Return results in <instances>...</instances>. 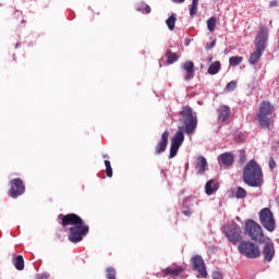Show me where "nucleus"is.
Returning <instances> with one entry per match:
<instances>
[{
	"label": "nucleus",
	"mask_w": 279,
	"mask_h": 279,
	"mask_svg": "<svg viewBox=\"0 0 279 279\" xmlns=\"http://www.w3.org/2000/svg\"><path fill=\"white\" fill-rule=\"evenodd\" d=\"M180 121L183 125L178 128V132L171 140L169 158L178 156V151L182 147V143H184V132L185 134H195V130H197V118L193 117V109L191 107L183 108L180 112Z\"/></svg>",
	"instance_id": "nucleus-1"
},
{
	"label": "nucleus",
	"mask_w": 279,
	"mask_h": 279,
	"mask_svg": "<svg viewBox=\"0 0 279 279\" xmlns=\"http://www.w3.org/2000/svg\"><path fill=\"white\" fill-rule=\"evenodd\" d=\"M59 219H61V225L63 228H66V226H72L69 229L70 234L68 235L71 243H80L81 241H84V236L88 234L89 229L80 216L75 214H68L65 216L60 215Z\"/></svg>",
	"instance_id": "nucleus-2"
},
{
	"label": "nucleus",
	"mask_w": 279,
	"mask_h": 279,
	"mask_svg": "<svg viewBox=\"0 0 279 279\" xmlns=\"http://www.w3.org/2000/svg\"><path fill=\"white\" fill-rule=\"evenodd\" d=\"M242 178L244 184H247V186H252L253 189H260L265 183V180L263 179V168H260V165L254 159L245 165Z\"/></svg>",
	"instance_id": "nucleus-3"
},
{
	"label": "nucleus",
	"mask_w": 279,
	"mask_h": 279,
	"mask_svg": "<svg viewBox=\"0 0 279 279\" xmlns=\"http://www.w3.org/2000/svg\"><path fill=\"white\" fill-rule=\"evenodd\" d=\"M269 38V32L267 28H260L257 37L255 38V51L251 53L250 63L258 64V60L263 58L265 49H267V40Z\"/></svg>",
	"instance_id": "nucleus-4"
},
{
	"label": "nucleus",
	"mask_w": 279,
	"mask_h": 279,
	"mask_svg": "<svg viewBox=\"0 0 279 279\" xmlns=\"http://www.w3.org/2000/svg\"><path fill=\"white\" fill-rule=\"evenodd\" d=\"M272 114L274 106L267 101L262 102L257 114V122L263 130H269V126L274 123Z\"/></svg>",
	"instance_id": "nucleus-5"
},
{
	"label": "nucleus",
	"mask_w": 279,
	"mask_h": 279,
	"mask_svg": "<svg viewBox=\"0 0 279 279\" xmlns=\"http://www.w3.org/2000/svg\"><path fill=\"white\" fill-rule=\"evenodd\" d=\"M245 234L252 241H256L257 243H263V241L267 239L263 232V227L252 219H248L245 222Z\"/></svg>",
	"instance_id": "nucleus-6"
},
{
	"label": "nucleus",
	"mask_w": 279,
	"mask_h": 279,
	"mask_svg": "<svg viewBox=\"0 0 279 279\" xmlns=\"http://www.w3.org/2000/svg\"><path fill=\"white\" fill-rule=\"evenodd\" d=\"M238 251L242 256L246 258H259L260 257V248L256 246L253 242L250 241H241Z\"/></svg>",
	"instance_id": "nucleus-7"
},
{
	"label": "nucleus",
	"mask_w": 279,
	"mask_h": 279,
	"mask_svg": "<svg viewBox=\"0 0 279 279\" xmlns=\"http://www.w3.org/2000/svg\"><path fill=\"white\" fill-rule=\"evenodd\" d=\"M259 222L268 232H274L276 230V219L274 218V213L269 208H263L258 213Z\"/></svg>",
	"instance_id": "nucleus-8"
},
{
	"label": "nucleus",
	"mask_w": 279,
	"mask_h": 279,
	"mask_svg": "<svg viewBox=\"0 0 279 279\" xmlns=\"http://www.w3.org/2000/svg\"><path fill=\"white\" fill-rule=\"evenodd\" d=\"M241 232V227L236 222H231L230 225L223 227L225 235L233 245H236V243H241L243 239Z\"/></svg>",
	"instance_id": "nucleus-9"
},
{
	"label": "nucleus",
	"mask_w": 279,
	"mask_h": 279,
	"mask_svg": "<svg viewBox=\"0 0 279 279\" xmlns=\"http://www.w3.org/2000/svg\"><path fill=\"white\" fill-rule=\"evenodd\" d=\"M10 184H11L10 195L11 197H13V199H16V197L25 193V184H23V180L13 179L10 181Z\"/></svg>",
	"instance_id": "nucleus-10"
},
{
	"label": "nucleus",
	"mask_w": 279,
	"mask_h": 279,
	"mask_svg": "<svg viewBox=\"0 0 279 279\" xmlns=\"http://www.w3.org/2000/svg\"><path fill=\"white\" fill-rule=\"evenodd\" d=\"M262 243H264V247L262 251L264 260H267V263H271V260H274V256L276 254V251L274 248V242H271V239L267 238Z\"/></svg>",
	"instance_id": "nucleus-11"
},
{
	"label": "nucleus",
	"mask_w": 279,
	"mask_h": 279,
	"mask_svg": "<svg viewBox=\"0 0 279 279\" xmlns=\"http://www.w3.org/2000/svg\"><path fill=\"white\" fill-rule=\"evenodd\" d=\"M192 265L194 271H198L201 278H206V276H208V271H206V264L201 255L192 257Z\"/></svg>",
	"instance_id": "nucleus-12"
},
{
	"label": "nucleus",
	"mask_w": 279,
	"mask_h": 279,
	"mask_svg": "<svg viewBox=\"0 0 279 279\" xmlns=\"http://www.w3.org/2000/svg\"><path fill=\"white\" fill-rule=\"evenodd\" d=\"M167 145H169V131H165L161 135V140L158 142L155 154L156 156H160L163 151L167 150Z\"/></svg>",
	"instance_id": "nucleus-13"
},
{
	"label": "nucleus",
	"mask_w": 279,
	"mask_h": 279,
	"mask_svg": "<svg viewBox=\"0 0 279 279\" xmlns=\"http://www.w3.org/2000/svg\"><path fill=\"white\" fill-rule=\"evenodd\" d=\"M182 70L186 71L185 81L189 82L195 77V64L193 61H186L182 64Z\"/></svg>",
	"instance_id": "nucleus-14"
},
{
	"label": "nucleus",
	"mask_w": 279,
	"mask_h": 279,
	"mask_svg": "<svg viewBox=\"0 0 279 279\" xmlns=\"http://www.w3.org/2000/svg\"><path fill=\"white\" fill-rule=\"evenodd\" d=\"M218 120L226 123L230 119V107L222 105L217 109Z\"/></svg>",
	"instance_id": "nucleus-15"
},
{
	"label": "nucleus",
	"mask_w": 279,
	"mask_h": 279,
	"mask_svg": "<svg viewBox=\"0 0 279 279\" xmlns=\"http://www.w3.org/2000/svg\"><path fill=\"white\" fill-rule=\"evenodd\" d=\"M206 167H208V161L205 159L204 156H199L197 158V163H196L197 173H199L201 175H203V173H206Z\"/></svg>",
	"instance_id": "nucleus-16"
},
{
	"label": "nucleus",
	"mask_w": 279,
	"mask_h": 279,
	"mask_svg": "<svg viewBox=\"0 0 279 279\" xmlns=\"http://www.w3.org/2000/svg\"><path fill=\"white\" fill-rule=\"evenodd\" d=\"M219 191V184H217V181L209 180L205 185V192L207 195H213V193H217Z\"/></svg>",
	"instance_id": "nucleus-17"
},
{
	"label": "nucleus",
	"mask_w": 279,
	"mask_h": 279,
	"mask_svg": "<svg viewBox=\"0 0 279 279\" xmlns=\"http://www.w3.org/2000/svg\"><path fill=\"white\" fill-rule=\"evenodd\" d=\"M218 160L226 167H230L234 162V157L230 153H225L219 156Z\"/></svg>",
	"instance_id": "nucleus-18"
},
{
	"label": "nucleus",
	"mask_w": 279,
	"mask_h": 279,
	"mask_svg": "<svg viewBox=\"0 0 279 279\" xmlns=\"http://www.w3.org/2000/svg\"><path fill=\"white\" fill-rule=\"evenodd\" d=\"M13 264L17 271H23L25 269V259H23V255H17L16 257H14Z\"/></svg>",
	"instance_id": "nucleus-19"
},
{
	"label": "nucleus",
	"mask_w": 279,
	"mask_h": 279,
	"mask_svg": "<svg viewBox=\"0 0 279 279\" xmlns=\"http://www.w3.org/2000/svg\"><path fill=\"white\" fill-rule=\"evenodd\" d=\"M219 71H221V62L215 61V62H213V63L209 65V68H208V70H207V73H208L209 75H217V73H219Z\"/></svg>",
	"instance_id": "nucleus-20"
},
{
	"label": "nucleus",
	"mask_w": 279,
	"mask_h": 279,
	"mask_svg": "<svg viewBox=\"0 0 279 279\" xmlns=\"http://www.w3.org/2000/svg\"><path fill=\"white\" fill-rule=\"evenodd\" d=\"M184 271V269H182V267H178V268H171L168 267L166 269H163V274L165 276H178L180 274H182Z\"/></svg>",
	"instance_id": "nucleus-21"
},
{
	"label": "nucleus",
	"mask_w": 279,
	"mask_h": 279,
	"mask_svg": "<svg viewBox=\"0 0 279 279\" xmlns=\"http://www.w3.org/2000/svg\"><path fill=\"white\" fill-rule=\"evenodd\" d=\"M175 21H178V17H175V13H172L171 16L166 21V25L170 32H173V29H175Z\"/></svg>",
	"instance_id": "nucleus-22"
},
{
	"label": "nucleus",
	"mask_w": 279,
	"mask_h": 279,
	"mask_svg": "<svg viewBox=\"0 0 279 279\" xmlns=\"http://www.w3.org/2000/svg\"><path fill=\"white\" fill-rule=\"evenodd\" d=\"M166 57L168 58V64H174V62H178V60L180 59V57H178V53L171 52V50H167Z\"/></svg>",
	"instance_id": "nucleus-23"
},
{
	"label": "nucleus",
	"mask_w": 279,
	"mask_h": 279,
	"mask_svg": "<svg viewBox=\"0 0 279 279\" xmlns=\"http://www.w3.org/2000/svg\"><path fill=\"white\" fill-rule=\"evenodd\" d=\"M235 197L236 199H245V197H247V191L241 186H238L235 191Z\"/></svg>",
	"instance_id": "nucleus-24"
},
{
	"label": "nucleus",
	"mask_w": 279,
	"mask_h": 279,
	"mask_svg": "<svg viewBox=\"0 0 279 279\" xmlns=\"http://www.w3.org/2000/svg\"><path fill=\"white\" fill-rule=\"evenodd\" d=\"M199 5V0H192V4L190 7V16L193 19L195 14H197V7Z\"/></svg>",
	"instance_id": "nucleus-25"
},
{
	"label": "nucleus",
	"mask_w": 279,
	"mask_h": 279,
	"mask_svg": "<svg viewBox=\"0 0 279 279\" xmlns=\"http://www.w3.org/2000/svg\"><path fill=\"white\" fill-rule=\"evenodd\" d=\"M207 27L209 32H215V27H217V17L213 16L207 20Z\"/></svg>",
	"instance_id": "nucleus-26"
},
{
	"label": "nucleus",
	"mask_w": 279,
	"mask_h": 279,
	"mask_svg": "<svg viewBox=\"0 0 279 279\" xmlns=\"http://www.w3.org/2000/svg\"><path fill=\"white\" fill-rule=\"evenodd\" d=\"M242 62H243L242 57H231L229 59L230 66H239V64H241Z\"/></svg>",
	"instance_id": "nucleus-27"
},
{
	"label": "nucleus",
	"mask_w": 279,
	"mask_h": 279,
	"mask_svg": "<svg viewBox=\"0 0 279 279\" xmlns=\"http://www.w3.org/2000/svg\"><path fill=\"white\" fill-rule=\"evenodd\" d=\"M235 88H236V81H231V82H229V83L227 84L225 90H226L227 93H232L233 90H235Z\"/></svg>",
	"instance_id": "nucleus-28"
},
{
	"label": "nucleus",
	"mask_w": 279,
	"mask_h": 279,
	"mask_svg": "<svg viewBox=\"0 0 279 279\" xmlns=\"http://www.w3.org/2000/svg\"><path fill=\"white\" fill-rule=\"evenodd\" d=\"M107 279H117V270L114 268L109 267L107 268Z\"/></svg>",
	"instance_id": "nucleus-29"
},
{
	"label": "nucleus",
	"mask_w": 279,
	"mask_h": 279,
	"mask_svg": "<svg viewBox=\"0 0 279 279\" xmlns=\"http://www.w3.org/2000/svg\"><path fill=\"white\" fill-rule=\"evenodd\" d=\"M268 166H269V169L271 170L276 169L277 163H276V160H274V157L269 158Z\"/></svg>",
	"instance_id": "nucleus-30"
},
{
	"label": "nucleus",
	"mask_w": 279,
	"mask_h": 279,
	"mask_svg": "<svg viewBox=\"0 0 279 279\" xmlns=\"http://www.w3.org/2000/svg\"><path fill=\"white\" fill-rule=\"evenodd\" d=\"M51 275L49 272H43V274H38L36 276V279H49Z\"/></svg>",
	"instance_id": "nucleus-31"
},
{
	"label": "nucleus",
	"mask_w": 279,
	"mask_h": 279,
	"mask_svg": "<svg viewBox=\"0 0 279 279\" xmlns=\"http://www.w3.org/2000/svg\"><path fill=\"white\" fill-rule=\"evenodd\" d=\"M213 279H223V275L219 271H214Z\"/></svg>",
	"instance_id": "nucleus-32"
},
{
	"label": "nucleus",
	"mask_w": 279,
	"mask_h": 279,
	"mask_svg": "<svg viewBox=\"0 0 279 279\" xmlns=\"http://www.w3.org/2000/svg\"><path fill=\"white\" fill-rule=\"evenodd\" d=\"M106 174L108 178H112V166L109 168H106Z\"/></svg>",
	"instance_id": "nucleus-33"
},
{
	"label": "nucleus",
	"mask_w": 279,
	"mask_h": 279,
	"mask_svg": "<svg viewBox=\"0 0 279 279\" xmlns=\"http://www.w3.org/2000/svg\"><path fill=\"white\" fill-rule=\"evenodd\" d=\"M269 8H278V0L270 1Z\"/></svg>",
	"instance_id": "nucleus-34"
},
{
	"label": "nucleus",
	"mask_w": 279,
	"mask_h": 279,
	"mask_svg": "<svg viewBox=\"0 0 279 279\" xmlns=\"http://www.w3.org/2000/svg\"><path fill=\"white\" fill-rule=\"evenodd\" d=\"M240 160H241V162H245V153H244V150L240 151Z\"/></svg>",
	"instance_id": "nucleus-35"
},
{
	"label": "nucleus",
	"mask_w": 279,
	"mask_h": 279,
	"mask_svg": "<svg viewBox=\"0 0 279 279\" xmlns=\"http://www.w3.org/2000/svg\"><path fill=\"white\" fill-rule=\"evenodd\" d=\"M183 215H185V217H191V215H193V211H191V209H185L183 210Z\"/></svg>",
	"instance_id": "nucleus-36"
},
{
	"label": "nucleus",
	"mask_w": 279,
	"mask_h": 279,
	"mask_svg": "<svg viewBox=\"0 0 279 279\" xmlns=\"http://www.w3.org/2000/svg\"><path fill=\"white\" fill-rule=\"evenodd\" d=\"M144 12H145L146 14H149V12H151V8L146 4L145 8H144Z\"/></svg>",
	"instance_id": "nucleus-37"
},
{
	"label": "nucleus",
	"mask_w": 279,
	"mask_h": 279,
	"mask_svg": "<svg viewBox=\"0 0 279 279\" xmlns=\"http://www.w3.org/2000/svg\"><path fill=\"white\" fill-rule=\"evenodd\" d=\"M215 45H217V41H211L210 45L208 46V49H213L215 48Z\"/></svg>",
	"instance_id": "nucleus-38"
},
{
	"label": "nucleus",
	"mask_w": 279,
	"mask_h": 279,
	"mask_svg": "<svg viewBox=\"0 0 279 279\" xmlns=\"http://www.w3.org/2000/svg\"><path fill=\"white\" fill-rule=\"evenodd\" d=\"M105 167H106V169L112 167V166L110 165V160H105Z\"/></svg>",
	"instance_id": "nucleus-39"
},
{
	"label": "nucleus",
	"mask_w": 279,
	"mask_h": 279,
	"mask_svg": "<svg viewBox=\"0 0 279 279\" xmlns=\"http://www.w3.org/2000/svg\"><path fill=\"white\" fill-rule=\"evenodd\" d=\"M189 202H191L190 198H185L184 202H183V206L186 207V204H189Z\"/></svg>",
	"instance_id": "nucleus-40"
},
{
	"label": "nucleus",
	"mask_w": 279,
	"mask_h": 279,
	"mask_svg": "<svg viewBox=\"0 0 279 279\" xmlns=\"http://www.w3.org/2000/svg\"><path fill=\"white\" fill-rule=\"evenodd\" d=\"M185 0H172L173 3H184Z\"/></svg>",
	"instance_id": "nucleus-41"
},
{
	"label": "nucleus",
	"mask_w": 279,
	"mask_h": 279,
	"mask_svg": "<svg viewBox=\"0 0 279 279\" xmlns=\"http://www.w3.org/2000/svg\"><path fill=\"white\" fill-rule=\"evenodd\" d=\"M185 45L189 46V41H185Z\"/></svg>",
	"instance_id": "nucleus-42"
},
{
	"label": "nucleus",
	"mask_w": 279,
	"mask_h": 279,
	"mask_svg": "<svg viewBox=\"0 0 279 279\" xmlns=\"http://www.w3.org/2000/svg\"><path fill=\"white\" fill-rule=\"evenodd\" d=\"M104 158H108V156H107V155H104Z\"/></svg>",
	"instance_id": "nucleus-43"
},
{
	"label": "nucleus",
	"mask_w": 279,
	"mask_h": 279,
	"mask_svg": "<svg viewBox=\"0 0 279 279\" xmlns=\"http://www.w3.org/2000/svg\"><path fill=\"white\" fill-rule=\"evenodd\" d=\"M16 48L19 47V44H16V46H15Z\"/></svg>",
	"instance_id": "nucleus-44"
},
{
	"label": "nucleus",
	"mask_w": 279,
	"mask_h": 279,
	"mask_svg": "<svg viewBox=\"0 0 279 279\" xmlns=\"http://www.w3.org/2000/svg\"><path fill=\"white\" fill-rule=\"evenodd\" d=\"M278 143H279V141H278Z\"/></svg>",
	"instance_id": "nucleus-45"
}]
</instances>
